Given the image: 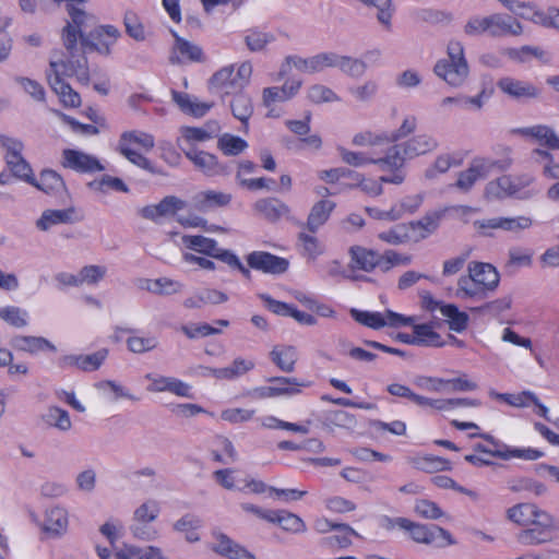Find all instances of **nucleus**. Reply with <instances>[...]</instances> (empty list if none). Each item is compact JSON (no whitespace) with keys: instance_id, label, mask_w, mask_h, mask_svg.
<instances>
[{"instance_id":"obj_1","label":"nucleus","mask_w":559,"mask_h":559,"mask_svg":"<svg viewBox=\"0 0 559 559\" xmlns=\"http://www.w3.org/2000/svg\"><path fill=\"white\" fill-rule=\"evenodd\" d=\"M535 177L530 174L504 175L489 181L485 188L487 199L516 198L528 200L539 193L534 187Z\"/></svg>"},{"instance_id":"obj_2","label":"nucleus","mask_w":559,"mask_h":559,"mask_svg":"<svg viewBox=\"0 0 559 559\" xmlns=\"http://www.w3.org/2000/svg\"><path fill=\"white\" fill-rule=\"evenodd\" d=\"M447 53L448 58L437 61L433 72L450 86L460 87L465 83L469 73L463 44L459 40H450Z\"/></svg>"},{"instance_id":"obj_3","label":"nucleus","mask_w":559,"mask_h":559,"mask_svg":"<svg viewBox=\"0 0 559 559\" xmlns=\"http://www.w3.org/2000/svg\"><path fill=\"white\" fill-rule=\"evenodd\" d=\"M384 527L392 530L399 527L409 533L415 543L436 545L437 547H444L455 544L451 534L437 525H425L413 522L406 518H385Z\"/></svg>"},{"instance_id":"obj_4","label":"nucleus","mask_w":559,"mask_h":559,"mask_svg":"<svg viewBox=\"0 0 559 559\" xmlns=\"http://www.w3.org/2000/svg\"><path fill=\"white\" fill-rule=\"evenodd\" d=\"M512 150L510 147L502 148V157L493 158H475L469 167L459 174L455 187L462 191H468L476 181L485 179L493 169L507 170L513 164Z\"/></svg>"},{"instance_id":"obj_5","label":"nucleus","mask_w":559,"mask_h":559,"mask_svg":"<svg viewBox=\"0 0 559 559\" xmlns=\"http://www.w3.org/2000/svg\"><path fill=\"white\" fill-rule=\"evenodd\" d=\"M182 242L188 249L217 259L231 270L239 271L246 278H251L250 270L241 263L240 259L233 251L219 248L214 239L201 235H186L182 237Z\"/></svg>"},{"instance_id":"obj_6","label":"nucleus","mask_w":559,"mask_h":559,"mask_svg":"<svg viewBox=\"0 0 559 559\" xmlns=\"http://www.w3.org/2000/svg\"><path fill=\"white\" fill-rule=\"evenodd\" d=\"M160 513V504L155 499H146L143 501L132 514V523L130 532L133 537L150 542L157 537V531L150 526L155 522Z\"/></svg>"},{"instance_id":"obj_7","label":"nucleus","mask_w":559,"mask_h":559,"mask_svg":"<svg viewBox=\"0 0 559 559\" xmlns=\"http://www.w3.org/2000/svg\"><path fill=\"white\" fill-rule=\"evenodd\" d=\"M0 145L5 150L4 159L8 168L14 177L25 182H34L31 165L22 156L24 144L21 140L0 135Z\"/></svg>"},{"instance_id":"obj_8","label":"nucleus","mask_w":559,"mask_h":559,"mask_svg":"<svg viewBox=\"0 0 559 559\" xmlns=\"http://www.w3.org/2000/svg\"><path fill=\"white\" fill-rule=\"evenodd\" d=\"M120 36L121 33L116 26L99 25L85 36H81V46L84 51H95L107 57Z\"/></svg>"},{"instance_id":"obj_9","label":"nucleus","mask_w":559,"mask_h":559,"mask_svg":"<svg viewBox=\"0 0 559 559\" xmlns=\"http://www.w3.org/2000/svg\"><path fill=\"white\" fill-rule=\"evenodd\" d=\"M533 524H540L542 528L526 526L516 535V540L524 546H536L549 543L559 532V520L551 514H542Z\"/></svg>"},{"instance_id":"obj_10","label":"nucleus","mask_w":559,"mask_h":559,"mask_svg":"<svg viewBox=\"0 0 559 559\" xmlns=\"http://www.w3.org/2000/svg\"><path fill=\"white\" fill-rule=\"evenodd\" d=\"M337 152L342 160L354 167H361L368 164L380 166L383 170H396L401 168V159L397 157V151L394 148L391 154L381 157L367 156L362 152H353L345 147H338Z\"/></svg>"},{"instance_id":"obj_11","label":"nucleus","mask_w":559,"mask_h":559,"mask_svg":"<svg viewBox=\"0 0 559 559\" xmlns=\"http://www.w3.org/2000/svg\"><path fill=\"white\" fill-rule=\"evenodd\" d=\"M352 317L368 328L378 330L385 325L389 326H400V325H411L414 322L413 317H404L400 313L393 312L391 310L385 311L384 313L380 312H369V311H360L356 309H352Z\"/></svg>"},{"instance_id":"obj_12","label":"nucleus","mask_w":559,"mask_h":559,"mask_svg":"<svg viewBox=\"0 0 559 559\" xmlns=\"http://www.w3.org/2000/svg\"><path fill=\"white\" fill-rule=\"evenodd\" d=\"M438 146V142L431 135L418 134L411 138L402 144H394L388 148L386 154H391L395 148L397 151V157L401 159V168L403 167L406 159H412L420 155L435 151Z\"/></svg>"},{"instance_id":"obj_13","label":"nucleus","mask_w":559,"mask_h":559,"mask_svg":"<svg viewBox=\"0 0 559 559\" xmlns=\"http://www.w3.org/2000/svg\"><path fill=\"white\" fill-rule=\"evenodd\" d=\"M497 87L501 93L520 103L537 99L542 94V90L532 82L519 80L513 76L499 79Z\"/></svg>"},{"instance_id":"obj_14","label":"nucleus","mask_w":559,"mask_h":559,"mask_svg":"<svg viewBox=\"0 0 559 559\" xmlns=\"http://www.w3.org/2000/svg\"><path fill=\"white\" fill-rule=\"evenodd\" d=\"M476 435H472L471 437H475ZM480 438H484L485 440L489 441L493 449H486L481 444L476 445V450L488 453L492 456L499 457L501 460H509L511 457H518L525 461H535L538 460L544 455V453L539 450L533 449V448H525V449H516V448H510L506 444H500L497 442L492 436L490 435H478Z\"/></svg>"},{"instance_id":"obj_15","label":"nucleus","mask_w":559,"mask_h":559,"mask_svg":"<svg viewBox=\"0 0 559 559\" xmlns=\"http://www.w3.org/2000/svg\"><path fill=\"white\" fill-rule=\"evenodd\" d=\"M61 166L80 174H93L104 170L97 157L80 150L66 148L61 154Z\"/></svg>"},{"instance_id":"obj_16","label":"nucleus","mask_w":559,"mask_h":559,"mask_svg":"<svg viewBox=\"0 0 559 559\" xmlns=\"http://www.w3.org/2000/svg\"><path fill=\"white\" fill-rule=\"evenodd\" d=\"M512 133L527 140H533L548 150H559V135L550 126L534 124L513 129Z\"/></svg>"},{"instance_id":"obj_17","label":"nucleus","mask_w":559,"mask_h":559,"mask_svg":"<svg viewBox=\"0 0 559 559\" xmlns=\"http://www.w3.org/2000/svg\"><path fill=\"white\" fill-rule=\"evenodd\" d=\"M249 267L270 274H282L288 269V261L265 251H253L246 258Z\"/></svg>"},{"instance_id":"obj_18","label":"nucleus","mask_w":559,"mask_h":559,"mask_svg":"<svg viewBox=\"0 0 559 559\" xmlns=\"http://www.w3.org/2000/svg\"><path fill=\"white\" fill-rule=\"evenodd\" d=\"M107 355V349H100L90 355H66L58 359V366L62 369L78 368L82 371H94L103 365Z\"/></svg>"},{"instance_id":"obj_19","label":"nucleus","mask_w":559,"mask_h":559,"mask_svg":"<svg viewBox=\"0 0 559 559\" xmlns=\"http://www.w3.org/2000/svg\"><path fill=\"white\" fill-rule=\"evenodd\" d=\"M59 66H64V62H50V68L52 69L53 74L48 75V83L53 92L59 96L64 106L73 108L79 107L81 105V97L67 82L60 78L58 73Z\"/></svg>"},{"instance_id":"obj_20","label":"nucleus","mask_w":559,"mask_h":559,"mask_svg":"<svg viewBox=\"0 0 559 559\" xmlns=\"http://www.w3.org/2000/svg\"><path fill=\"white\" fill-rule=\"evenodd\" d=\"M348 253L352 270L372 272L377 266L382 269L383 258L374 250L361 246H352Z\"/></svg>"},{"instance_id":"obj_21","label":"nucleus","mask_w":559,"mask_h":559,"mask_svg":"<svg viewBox=\"0 0 559 559\" xmlns=\"http://www.w3.org/2000/svg\"><path fill=\"white\" fill-rule=\"evenodd\" d=\"M175 44L173 47L171 55L169 57V61L175 63H181L185 61L189 62H204L205 56L203 53L202 48L199 45H195L176 33H174Z\"/></svg>"},{"instance_id":"obj_22","label":"nucleus","mask_w":559,"mask_h":559,"mask_svg":"<svg viewBox=\"0 0 559 559\" xmlns=\"http://www.w3.org/2000/svg\"><path fill=\"white\" fill-rule=\"evenodd\" d=\"M145 378L151 381L147 386V391L150 392H170L182 397L190 396V385L177 378L164 376L155 377L151 373H147Z\"/></svg>"},{"instance_id":"obj_23","label":"nucleus","mask_w":559,"mask_h":559,"mask_svg":"<svg viewBox=\"0 0 559 559\" xmlns=\"http://www.w3.org/2000/svg\"><path fill=\"white\" fill-rule=\"evenodd\" d=\"M468 273L473 280L483 287L486 294L493 292L499 285V273L496 267L489 263L472 262L468 265Z\"/></svg>"},{"instance_id":"obj_24","label":"nucleus","mask_w":559,"mask_h":559,"mask_svg":"<svg viewBox=\"0 0 559 559\" xmlns=\"http://www.w3.org/2000/svg\"><path fill=\"white\" fill-rule=\"evenodd\" d=\"M228 300L227 294L214 288H202L195 290L191 296L183 300V307L187 309H201L204 306H216Z\"/></svg>"},{"instance_id":"obj_25","label":"nucleus","mask_w":559,"mask_h":559,"mask_svg":"<svg viewBox=\"0 0 559 559\" xmlns=\"http://www.w3.org/2000/svg\"><path fill=\"white\" fill-rule=\"evenodd\" d=\"M234 66H228L215 72L209 81L211 92L223 96L241 90L234 75Z\"/></svg>"},{"instance_id":"obj_26","label":"nucleus","mask_w":559,"mask_h":559,"mask_svg":"<svg viewBox=\"0 0 559 559\" xmlns=\"http://www.w3.org/2000/svg\"><path fill=\"white\" fill-rule=\"evenodd\" d=\"M300 80L286 81L283 86L265 87L262 92V104L270 107L273 103H282L294 97L301 87Z\"/></svg>"},{"instance_id":"obj_27","label":"nucleus","mask_w":559,"mask_h":559,"mask_svg":"<svg viewBox=\"0 0 559 559\" xmlns=\"http://www.w3.org/2000/svg\"><path fill=\"white\" fill-rule=\"evenodd\" d=\"M523 33L520 22L500 13L489 15V36L503 37L507 35L519 36Z\"/></svg>"},{"instance_id":"obj_28","label":"nucleus","mask_w":559,"mask_h":559,"mask_svg":"<svg viewBox=\"0 0 559 559\" xmlns=\"http://www.w3.org/2000/svg\"><path fill=\"white\" fill-rule=\"evenodd\" d=\"M231 201L229 193L206 190L197 193L193 199V207L199 212H209L216 207L227 206Z\"/></svg>"},{"instance_id":"obj_29","label":"nucleus","mask_w":559,"mask_h":559,"mask_svg":"<svg viewBox=\"0 0 559 559\" xmlns=\"http://www.w3.org/2000/svg\"><path fill=\"white\" fill-rule=\"evenodd\" d=\"M335 207L336 203L332 200L322 199L316 202L307 217V229L311 233L318 231L329 221Z\"/></svg>"},{"instance_id":"obj_30","label":"nucleus","mask_w":559,"mask_h":559,"mask_svg":"<svg viewBox=\"0 0 559 559\" xmlns=\"http://www.w3.org/2000/svg\"><path fill=\"white\" fill-rule=\"evenodd\" d=\"M254 368V361L250 359L236 358L229 366L224 368L206 367L205 374L219 380H233L241 377Z\"/></svg>"},{"instance_id":"obj_31","label":"nucleus","mask_w":559,"mask_h":559,"mask_svg":"<svg viewBox=\"0 0 559 559\" xmlns=\"http://www.w3.org/2000/svg\"><path fill=\"white\" fill-rule=\"evenodd\" d=\"M212 550L228 559H255L254 555L241 545L231 540L227 535L219 534L216 537Z\"/></svg>"},{"instance_id":"obj_32","label":"nucleus","mask_w":559,"mask_h":559,"mask_svg":"<svg viewBox=\"0 0 559 559\" xmlns=\"http://www.w3.org/2000/svg\"><path fill=\"white\" fill-rule=\"evenodd\" d=\"M254 211L269 222H277L287 217L290 210L283 201L276 198L260 199L254 203Z\"/></svg>"},{"instance_id":"obj_33","label":"nucleus","mask_w":559,"mask_h":559,"mask_svg":"<svg viewBox=\"0 0 559 559\" xmlns=\"http://www.w3.org/2000/svg\"><path fill=\"white\" fill-rule=\"evenodd\" d=\"M10 344L16 350L25 352L31 355L45 350H57L56 346L50 341L41 336L16 335L11 340Z\"/></svg>"},{"instance_id":"obj_34","label":"nucleus","mask_w":559,"mask_h":559,"mask_svg":"<svg viewBox=\"0 0 559 559\" xmlns=\"http://www.w3.org/2000/svg\"><path fill=\"white\" fill-rule=\"evenodd\" d=\"M69 526L68 512L61 507H52L46 511L43 525L44 532L53 537L63 535Z\"/></svg>"},{"instance_id":"obj_35","label":"nucleus","mask_w":559,"mask_h":559,"mask_svg":"<svg viewBox=\"0 0 559 559\" xmlns=\"http://www.w3.org/2000/svg\"><path fill=\"white\" fill-rule=\"evenodd\" d=\"M548 512L532 503H519L508 510V518L521 526H528Z\"/></svg>"},{"instance_id":"obj_36","label":"nucleus","mask_w":559,"mask_h":559,"mask_svg":"<svg viewBox=\"0 0 559 559\" xmlns=\"http://www.w3.org/2000/svg\"><path fill=\"white\" fill-rule=\"evenodd\" d=\"M271 360L284 372H293L298 359V352L292 345H276L270 353Z\"/></svg>"},{"instance_id":"obj_37","label":"nucleus","mask_w":559,"mask_h":559,"mask_svg":"<svg viewBox=\"0 0 559 559\" xmlns=\"http://www.w3.org/2000/svg\"><path fill=\"white\" fill-rule=\"evenodd\" d=\"M185 153L194 166L205 175L214 176L219 174L221 166L214 155L203 151H197L194 148H189L185 151Z\"/></svg>"},{"instance_id":"obj_38","label":"nucleus","mask_w":559,"mask_h":559,"mask_svg":"<svg viewBox=\"0 0 559 559\" xmlns=\"http://www.w3.org/2000/svg\"><path fill=\"white\" fill-rule=\"evenodd\" d=\"M201 526L202 520L192 513L182 515L173 524L174 531L183 534L188 543H197L200 540V535L197 531Z\"/></svg>"},{"instance_id":"obj_39","label":"nucleus","mask_w":559,"mask_h":559,"mask_svg":"<svg viewBox=\"0 0 559 559\" xmlns=\"http://www.w3.org/2000/svg\"><path fill=\"white\" fill-rule=\"evenodd\" d=\"M269 522L278 524L284 531L293 534L304 533L307 530L305 522L298 515L285 510H273Z\"/></svg>"},{"instance_id":"obj_40","label":"nucleus","mask_w":559,"mask_h":559,"mask_svg":"<svg viewBox=\"0 0 559 559\" xmlns=\"http://www.w3.org/2000/svg\"><path fill=\"white\" fill-rule=\"evenodd\" d=\"M29 183L48 194H57L66 188L62 177L52 169H44L39 175V179L36 180L34 178V182Z\"/></svg>"},{"instance_id":"obj_41","label":"nucleus","mask_w":559,"mask_h":559,"mask_svg":"<svg viewBox=\"0 0 559 559\" xmlns=\"http://www.w3.org/2000/svg\"><path fill=\"white\" fill-rule=\"evenodd\" d=\"M230 109L236 119L245 126V132L248 131V121L253 114V105L249 95L239 93L230 102Z\"/></svg>"},{"instance_id":"obj_42","label":"nucleus","mask_w":559,"mask_h":559,"mask_svg":"<svg viewBox=\"0 0 559 559\" xmlns=\"http://www.w3.org/2000/svg\"><path fill=\"white\" fill-rule=\"evenodd\" d=\"M133 144L148 152L154 147L155 139L147 132L138 130L124 131L119 138L118 147H131Z\"/></svg>"},{"instance_id":"obj_43","label":"nucleus","mask_w":559,"mask_h":559,"mask_svg":"<svg viewBox=\"0 0 559 559\" xmlns=\"http://www.w3.org/2000/svg\"><path fill=\"white\" fill-rule=\"evenodd\" d=\"M73 213V209L46 210L43 212L41 216L36 222V226L40 230L46 231L53 225L72 222Z\"/></svg>"},{"instance_id":"obj_44","label":"nucleus","mask_w":559,"mask_h":559,"mask_svg":"<svg viewBox=\"0 0 559 559\" xmlns=\"http://www.w3.org/2000/svg\"><path fill=\"white\" fill-rule=\"evenodd\" d=\"M440 312L448 319L450 330L457 333L463 332L468 325V314L460 311L459 308L453 304L440 306Z\"/></svg>"},{"instance_id":"obj_45","label":"nucleus","mask_w":559,"mask_h":559,"mask_svg":"<svg viewBox=\"0 0 559 559\" xmlns=\"http://www.w3.org/2000/svg\"><path fill=\"white\" fill-rule=\"evenodd\" d=\"M269 382L272 383L275 396L295 395L306 386V383L294 377H273L269 379Z\"/></svg>"},{"instance_id":"obj_46","label":"nucleus","mask_w":559,"mask_h":559,"mask_svg":"<svg viewBox=\"0 0 559 559\" xmlns=\"http://www.w3.org/2000/svg\"><path fill=\"white\" fill-rule=\"evenodd\" d=\"M411 227V234H413V240L419 241L431 235L439 226L438 215H428L419 221L407 224Z\"/></svg>"},{"instance_id":"obj_47","label":"nucleus","mask_w":559,"mask_h":559,"mask_svg":"<svg viewBox=\"0 0 559 559\" xmlns=\"http://www.w3.org/2000/svg\"><path fill=\"white\" fill-rule=\"evenodd\" d=\"M95 388L103 393H111L112 401H118L120 399L129 400L133 403L139 402L141 399L134 394H132L127 388L121 385L120 383L114 380H102L95 383Z\"/></svg>"},{"instance_id":"obj_48","label":"nucleus","mask_w":559,"mask_h":559,"mask_svg":"<svg viewBox=\"0 0 559 559\" xmlns=\"http://www.w3.org/2000/svg\"><path fill=\"white\" fill-rule=\"evenodd\" d=\"M378 238L386 243L397 246L413 240V234L407 224H397L389 230L380 233Z\"/></svg>"},{"instance_id":"obj_49","label":"nucleus","mask_w":559,"mask_h":559,"mask_svg":"<svg viewBox=\"0 0 559 559\" xmlns=\"http://www.w3.org/2000/svg\"><path fill=\"white\" fill-rule=\"evenodd\" d=\"M79 4V2L67 4V11L70 16V21L67 23H72L76 31L83 33L86 27L95 24V16L84 11Z\"/></svg>"},{"instance_id":"obj_50","label":"nucleus","mask_w":559,"mask_h":559,"mask_svg":"<svg viewBox=\"0 0 559 559\" xmlns=\"http://www.w3.org/2000/svg\"><path fill=\"white\" fill-rule=\"evenodd\" d=\"M247 48L252 52L262 51L265 47L275 40L271 33L262 32L258 28H252L247 32L243 37Z\"/></svg>"},{"instance_id":"obj_51","label":"nucleus","mask_w":559,"mask_h":559,"mask_svg":"<svg viewBox=\"0 0 559 559\" xmlns=\"http://www.w3.org/2000/svg\"><path fill=\"white\" fill-rule=\"evenodd\" d=\"M335 68H338L345 74L352 78H360L367 70V64L360 59L336 53Z\"/></svg>"},{"instance_id":"obj_52","label":"nucleus","mask_w":559,"mask_h":559,"mask_svg":"<svg viewBox=\"0 0 559 559\" xmlns=\"http://www.w3.org/2000/svg\"><path fill=\"white\" fill-rule=\"evenodd\" d=\"M456 296L460 298L483 299L487 297V294L483 290V287L479 284H477L468 273V276H461L459 278Z\"/></svg>"},{"instance_id":"obj_53","label":"nucleus","mask_w":559,"mask_h":559,"mask_svg":"<svg viewBox=\"0 0 559 559\" xmlns=\"http://www.w3.org/2000/svg\"><path fill=\"white\" fill-rule=\"evenodd\" d=\"M217 146L225 155L236 156L248 147V143L237 135L224 133L219 136Z\"/></svg>"},{"instance_id":"obj_54","label":"nucleus","mask_w":559,"mask_h":559,"mask_svg":"<svg viewBox=\"0 0 559 559\" xmlns=\"http://www.w3.org/2000/svg\"><path fill=\"white\" fill-rule=\"evenodd\" d=\"M81 36H84L83 33L76 31L72 23H67L62 28L61 40L69 58H74L78 55Z\"/></svg>"},{"instance_id":"obj_55","label":"nucleus","mask_w":559,"mask_h":559,"mask_svg":"<svg viewBox=\"0 0 559 559\" xmlns=\"http://www.w3.org/2000/svg\"><path fill=\"white\" fill-rule=\"evenodd\" d=\"M414 334H415L416 345L438 347L443 344L441 341L440 334L435 332L433 329L429 324L414 325Z\"/></svg>"},{"instance_id":"obj_56","label":"nucleus","mask_w":559,"mask_h":559,"mask_svg":"<svg viewBox=\"0 0 559 559\" xmlns=\"http://www.w3.org/2000/svg\"><path fill=\"white\" fill-rule=\"evenodd\" d=\"M45 420L48 425L61 431H68L72 426L69 413L57 406L48 408Z\"/></svg>"},{"instance_id":"obj_57","label":"nucleus","mask_w":559,"mask_h":559,"mask_svg":"<svg viewBox=\"0 0 559 559\" xmlns=\"http://www.w3.org/2000/svg\"><path fill=\"white\" fill-rule=\"evenodd\" d=\"M126 33L136 41H143L146 38L145 28L136 13L128 11L123 17Z\"/></svg>"},{"instance_id":"obj_58","label":"nucleus","mask_w":559,"mask_h":559,"mask_svg":"<svg viewBox=\"0 0 559 559\" xmlns=\"http://www.w3.org/2000/svg\"><path fill=\"white\" fill-rule=\"evenodd\" d=\"M0 319L15 328L27 325V312L19 307L8 306L0 308Z\"/></svg>"},{"instance_id":"obj_59","label":"nucleus","mask_w":559,"mask_h":559,"mask_svg":"<svg viewBox=\"0 0 559 559\" xmlns=\"http://www.w3.org/2000/svg\"><path fill=\"white\" fill-rule=\"evenodd\" d=\"M464 34L469 37L481 36L484 34L489 35V15L471 16L463 27Z\"/></svg>"},{"instance_id":"obj_60","label":"nucleus","mask_w":559,"mask_h":559,"mask_svg":"<svg viewBox=\"0 0 559 559\" xmlns=\"http://www.w3.org/2000/svg\"><path fill=\"white\" fill-rule=\"evenodd\" d=\"M128 349L134 354L151 352L158 346L155 336H130L127 340Z\"/></svg>"},{"instance_id":"obj_61","label":"nucleus","mask_w":559,"mask_h":559,"mask_svg":"<svg viewBox=\"0 0 559 559\" xmlns=\"http://www.w3.org/2000/svg\"><path fill=\"white\" fill-rule=\"evenodd\" d=\"M337 533L324 540L329 545H337L341 548H346L352 545V536H358L357 532L347 524L338 523L335 530Z\"/></svg>"},{"instance_id":"obj_62","label":"nucleus","mask_w":559,"mask_h":559,"mask_svg":"<svg viewBox=\"0 0 559 559\" xmlns=\"http://www.w3.org/2000/svg\"><path fill=\"white\" fill-rule=\"evenodd\" d=\"M292 67H294L299 72L312 74L310 57L302 58L299 56H287L282 63L278 73L280 78H284L289 72Z\"/></svg>"},{"instance_id":"obj_63","label":"nucleus","mask_w":559,"mask_h":559,"mask_svg":"<svg viewBox=\"0 0 559 559\" xmlns=\"http://www.w3.org/2000/svg\"><path fill=\"white\" fill-rule=\"evenodd\" d=\"M352 143L356 146H378L383 143H389L388 133H374L371 131H364L354 135Z\"/></svg>"},{"instance_id":"obj_64","label":"nucleus","mask_w":559,"mask_h":559,"mask_svg":"<svg viewBox=\"0 0 559 559\" xmlns=\"http://www.w3.org/2000/svg\"><path fill=\"white\" fill-rule=\"evenodd\" d=\"M325 419L330 425L346 429H353L357 424L353 414L342 409L329 412Z\"/></svg>"}]
</instances>
